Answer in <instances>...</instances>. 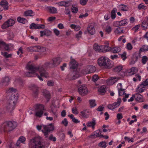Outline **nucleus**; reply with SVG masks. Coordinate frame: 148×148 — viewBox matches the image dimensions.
Wrapping results in <instances>:
<instances>
[{"label": "nucleus", "mask_w": 148, "mask_h": 148, "mask_svg": "<svg viewBox=\"0 0 148 148\" xmlns=\"http://www.w3.org/2000/svg\"><path fill=\"white\" fill-rule=\"evenodd\" d=\"M35 110V116L40 118L41 117L43 113L44 106L42 104H37L36 105Z\"/></svg>", "instance_id": "nucleus-6"}, {"label": "nucleus", "mask_w": 148, "mask_h": 148, "mask_svg": "<svg viewBox=\"0 0 148 148\" xmlns=\"http://www.w3.org/2000/svg\"><path fill=\"white\" fill-rule=\"evenodd\" d=\"M53 32L57 36H59L60 34V31L56 29H53Z\"/></svg>", "instance_id": "nucleus-59"}, {"label": "nucleus", "mask_w": 148, "mask_h": 148, "mask_svg": "<svg viewBox=\"0 0 148 148\" xmlns=\"http://www.w3.org/2000/svg\"><path fill=\"white\" fill-rule=\"evenodd\" d=\"M145 90V87L142 84L139 85L136 89V91L138 93H140L143 92Z\"/></svg>", "instance_id": "nucleus-21"}, {"label": "nucleus", "mask_w": 148, "mask_h": 148, "mask_svg": "<svg viewBox=\"0 0 148 148\" xmlns=\"http://www.w3.org/2000/svg\"><path fill=\"white\" fill-rule=\"evenodd\" d=\"M8 3L6 1L2 0L0 2V7L1 6L3 7L4 9L7 10L8 9Z\"/></svg>", "instance_id": "nucleus-20"}, {"label": "nucleus", "mask_w": 148, "mask_h": 148, "mask_svg": "<svg viewBox=\"0 0 148 148\" xmlns=\"http://www.w3.org/2000/svg\"><path fill=\"white\" fill-rule=\"evenodd\" d=\"M16 89L13 88H10L8 89L7 90V92L8 93H12L16 92Z\"/></svg>", "instance_id": "nucleus-49"}, {"label": "nucleus", "mask_w": 148, "mask_h": 148, "mask_svg": "<svg viewBox=\"0 0 148 148\" xmlns=\"http://www.w3.org/2000/svg\"><path fill=\"white\" fill-rule=\"evenodd\" d=\"M45 26L43 25L36 24L34 23H32L29 26V28L31 29H44Z\"/></svg>", "instance_id": "nucleus-11"}, {"label": "nucleus", "mask_w": 148, "mask_h": 148, "mask_svg": "<svg viewBox=\"0 0 148 148\" xmlns=\"http://www.w3.org/2000/svg\"><path fill=\"white\" fill-rule=\"evenodd\" d=\"M93 48L95 51L101 52V46H99L97 44H95L94 45Z\"/></svg>", "instance_id": "nucleus-38"}, {"label": "nucleus", "mask_w": 148, "mask_h": 148, "mask_svg": "<svg viewBox=\"0 0 148 148\" xmlns=\"http://www.w3.org/2000/svg\"><path fill=\"white\" fill-rule=\"evenodd\" d=\"M48 10L49 12L52 13H55L56 12V9L53 7H50L48 8Z\"/></svg>", "instance_id": "nucleus-43"}, {"label": "nucleus", "mask_w": 148, "mask_h": 148, "mask_svg": "<svg viewBox=\"0 0 148 148\" xmlns=\"http://www.w3.org/2000/svg\"><path fill=\"white\" fill-rule=\"evenodd\" d=\"M18 97L17 95L12 94L9 99L6 108L8 111L10 113L14 109L15 103Z\"/></svg>", "instance_id": "nucleus-3"}, {"label": "nucleus", "mask_w": 148, "mask_h": 148, "mask_svg": "<svg viewBox=\"0 0 148 148\" xmlns=\"http://www.w3.org/2000/svg\"><path fill=\"white\" fill-rule=\"evenodd\" d=\"M87 30L90 34L91 35L94 34L95 31L94 24L92 23L89 24L88 26Z\"/></svg>", "instance_id": "nucleus-12"}, {"label": "nucleus", "mask_w": 148, "mask_h": 148, "mask_svg": "<svg viewBox=\"0 0 148 148\" xmlns=\"http://www.w3.org/2000/svg\"><path fill=\"white\" fill-rule=\"evenodd\" d=\"M126 48L128 50H130L132 49L133 47L131 43H128L127 45Z\"/></svg>", "instance_id": "nucleus-56"}, {"label": "nucleus", "mask_w": 148, "mask_h": 148, "mask_svg": "<svg viewBox=\"0 0 148 148\" xmlns=\"http://www.w3.org/2000/svg\"><path fill=\"white\" fill-rule=\"evenodd\" d=\"M117 11V9L116 8H114L111 12V17L112 19H114L116 17L115 13Z\"/></svg>", "instance_id": "nucleus-40"}, {"label": "nucleus", "mask_w": 148, "mask_h": 148, "mask_svg": "<svg viewBox=\"0 0 148 148\" xmlns=\"http://www.w3.org/2000/svg\"><path fill=\"white\" fill-rule=\"evenodd\" d=\"M42 128L49 132L53 131L54 129V126L52 123L49 124L48 125H42Z\"/></svg>", "instance_id": "nucleus-16"}, {"label": "nucleus", "mask_w": 148, "mask_h": 148, "mask_svg": "<svg viewBox=\"0 0 148 148\" xmlns=\"http://www.w3.org/2000/svg\"><path fill=\"white\" fill-rule=\"evenodd\" d=\"M10 79L9 77L8 76L5 77L3 78L2 82L3 84V85L5 86L8 85L10 82Z\"/></svg>", "instance_id": "nucleus-19"}, {"label": "nucleus", "mask_w": 148, "mask_h": 148, "mask_svg": "<svg viewBox=\"0 0 148 148\" xmlns=\"http://www.w3.org/2000/svg\"><path fill=\"white\" fill-rule=\"evenodd\" d=\"M101 52L105 53L111 50V47L108 45H101Z\"/></svg>", "instance_id": "nucleus-18"}, {"label": "nucleus", "mask_w": 148, "mask_h": 148, "mask_svg": "<svg viewBox=\"0 0 148 148\" xmlns=\"http://www.w3.org/2000/svg\"><path fill=\"white\" fill-rule=\"evenodd\" d=\"M67 77L70 80L76 79L79 77V73L77 71H71L68 74Z\"/></svg>", "instance_id": "nucleus-8"}, {"label": "nucleus", "mask_w": 148, "mask_h": 148, "mask_svg": "<svg viewBox=\"0 0 148 148\" xmlns=\"http://www.w3.org/2000/svg\"><path fill=\"white\" fill-rule=\"evenodd\" d=\"M104 30L107 34H109L111 32L112 28L110 26L107 25L106 26Z\"/></svg>", "instance_id": "nucleus-39"}, {"label": "nucleus", "mask_w": 148, "mask_h": 148, "mask_svg": "<svg viewBox=\"0 0 148 148\" xmlns=\"http://www.w3.org/2000/svg\"><path fill=\"white\" fill-rule=\"evenodd\" d=\"M40 36L42 37L44 35H49L51 33V32L49 30H46L40 31Z\"/></svg>", "instance_id": "nucleus-27"}, {"label": "nucleus", "mask_w": 148, "mask_h": 148, "mask_svg": "<svg viewBox=\"0 0 148 148\" xmlns=\"http://www.w3.org/2000/svg\"><path fill=\"white\" fill-rule=\"evenodd\" d=\"M122 69V67L121 66H118L115 67L114 69V71L119 72Z\"/></svg>", "instance_id": "nucleus-52"}, {"label": "nucleus", "mask_w": 148, "mask_h": 148, "mask_svg": "<svg viewBox=\"0 0 148 148\" xmlns=\"http://www.w3.org/2000/svg\"><path fill=\"white\" fill-rule=\"evenodd\" d=\"M1 54L6 58H8L12 56L11 54H8L7 52H1Z\"/></svg>", "instance_id": "nucleus-45"}, {"label": "nucleus", "mask_w": 148, "mask_h": 148, "mask_svg": "<svg viewBox=\"0 0 148 148\" xmlns=\"http://www.w3.org/2000/svg\"><path fill=\"white\" fill-rule=\"evenodd\" d=\"M89 101L90 105L91 107H93L96 106L95 100H90Z\"/></svg>", "instance_id": "nucleus-46"}, {"label": "nucleus", "mask_w": 148, "mask_h": 148, "mask_svg": "<svg viewBox=\"0 0 148 148\" xmlns=\"http://www.w3.org/2000/svg\"><path fill=\"white\" fill-rule=\"evenodd\" d=\"M17 20L19 23L23 24H25L27 22L26 19L20 17H18L17 18Z\"/></svg>", "instance_id": "nucleus-37"}, {"label": "nucleus", "mask_w": 148, "mask_h": 148, "mask_svg": "<svg viewBox=\"0 0 148 148\" xmlns=\"http://www.w3.org/2000/svg\"><path fill=\"white\" fill-rule=\"evenodd\" d=\"M117 88L118 91L119 95V96H122L125 93V89L122 88L121 83H120L118 84Z\"/></svg>", "instance_id": "nucleus-14"}, {"label": "nucleus", "mask_w": 148, "mask_h": 148, "mask_svg": "<svg viewBox=\"0 0 148 148\" xmlns=\"http://www.w3.org/2000/svg\"><path fill=\"white\" fill-rule=\"evenodd\" d=\"M115 33L118 34L123 33V29L122 28L118 27L114 31Z\"/></svg>", "instance_id": "nucleus-41"}, {"label": "nucleus", "mask_w": 148, "mask_h": 148, "mask_svg": "<svg viewBox=\"0 0 148 148\" xmlns=\"http://www.w3.org/2000/svg\"><path fill=\"white\" fill-rule=\"evenodd\" d=\"M18 140L21 143H24V142L26 140V138L24 137L21 136L19 138Z\"/></svg>", "instance_id": "nucleus-57"}, {"label": "nucleus", "mask_w": 148, "mask_h": 148, "mask_svg": "<svg viewBox=\"0 0 148 148\" xmlns=\"http://www.w3.org/2000/svg\"><path fill=\"white\" fill-rule=\"evenodd\" d=\"M148 17L147 18V20L146 21H143L142 27L144 29H146L148 28Z\"/></svg>", "instance_id": "nucleus-29"}, {"label": "nucleus", "mask_w": 148, "mask_h": 148, "mask_svg": "<svg viewBox=\"0 0 148 148\" xmlns=\"http://www.w3.org/2000/svg\"><path fill=\"white\" fill-rule=\"evenodd\" d=\"M5 42L3 41L0 40V50L3 49V47L4 45Z\"/></svg>", "instance_id": "nucleus-53"}, {"label": "nucleus", "mask_w": 148, "mask_h": 148, "mask_svg": "<svg viewBox=\"0 0 148 148\" xmlns=\"http://www.w3.org/2000/svg\"><path fill=\"white\" fill-rule=\"evenodd\" d=\"M140 50L141 52L148 51V46L146 45H143L140 49Z\"/></svg>", "instance_id": "nucleus-44"}, {"label": "nucleus", "mask_w": 148, "mask_h": 148, "mask_svg": "<svg viewBox=\"0 0 148 148\" xmlns=\"http://www.w3.org/2000/svg\"><path fill=\"white\" fill-rule=\"evenodd\" d=\"M119 23V26H122L126 25L127 24V19H124L121 20L120 21H118L117 22L114 23V26H116V25H115V23Z\"/></svg>", "instance_id": "nucleus-26"}, {"label": "nucleus", "mask_w": 148, "mask_h": 148, "mask_svg": "<svg viewBox=\"0 0 148 148\" xmlns=\"http://www.w3.org/2000/svg\"><path fill=\"white\" fill-rule=\"evenodd\" d=\"M146 6L143 5V4H140L138 6V8L139 10H140L142 9H145V8L144 9V8H145Z\"/></svg>", "instance_id": "nucleus-64"}, {"label": "nucleus", "mask_w": 148, "mask_h": 148, "mask_svg": "<svg viewBox=\"0 0 148 148\" xmlns=\"http://www.w3.org/2000/svg\"><path fill=\"white\" fill-rule=\"evenodd\" d=\"M98 64L100 66H103L108 69L113 66L110 60L106 57L102 56L99 58L98 60Z\"/></svg>", "instance_id": "nucleus-4"}, {"label": "nucleus", "mask_w": 148, "mask_h": 148, "mask_svg": "<svg viewBox=\"0 0 148 148\" xmlns=\"http://www.w3.org/2000/svg\"><path fill=\"white\" fill-rule=\"evenodd\" d=\"M99 79L98 76L97 75H95L93 76L92 77V80L95 82L97 81Z\"/></svg>", "instance_id": "nucleus-50"}, {"label": "nucleus", "mask_w": 148, "mask_h": 148, "mask_svg": "<svg viewBox=\"0 0 148 148\" xmlns=\"http://www.w3.org/2000/svg\"><path fill=\"white\" fill-rule=\"evenodd\" d=\"M24 15L26 16H33L34 15V13L31 10H28L24 12Z\"/></svg>", "instance_id": "nucleus-30"}, {"label": "nucleus", "mask_w": 148, "mask_h": 148, "mask_svg": "<svg viewBox=\"0 0 148 148\" xmlns=\"http://www.w3.org/2000/svg\"><path fill=\"white\" fill-rule=\"evenodd\" d=\"M15 23L14 21L12 19H8L2 25L1 27L3 29H6L9 27L12 26Z\"/></svg>", "instance_id": "nucleus-9"}, {"label": "nucleus", "mask_w": 148, "mask_h": 148, "mask_svg": "<svg viewBox=\"0 0 148 148\" xmlns=\"http://www.w3.org/2000/svg\"><path fill=\"white\" fill-rule=\"evenodd\" d=\"M53 68L51 61L46 62L43 65H40L38 66H35L32 64L28 63L26 67L28 72L25 73L26 76L28 77L37 76L40 80L43 81L42 77L45 78L49 77L48 73L46 69Z\"/></svg>", "instance_id": "nucleus-1"}, {"label": "nucleus", "mask_w": 148, "mask_h": 148, "mask_svg": "<svg viewBox=\"0 0 148 148\" xmlns=\"http://www.w3.org/2000/svg\"><path fill=\"white\" fill-rule=\"evenodd\" d=\"M148 58L146 56H143L142 57V62L143 64H145L146 62L148 60Z\"/></svg>", "instance_id": "nucleus-51"}, {"label": "nucleus", "mask_w": 148, "mask_h": 148, "mask_svg": "<svg viewBox=\"0 0 148 148\" xmlns=\"http://www.w3.org/2000/svg\"><path fill=\"white\" fill-rule=\"evenodd\" d=\"M72 111L73 113L75 114H77L78 113V112L76 107L73 108L72 109Z\"/></svg>", "instance_id": "nucleus-54"}, {"label": "nucleus", "mask_w": 148, "mask_h": 148, "mask_svg": "<svg viewBox=\"0 0 148 148\" xmlns=\"http://www.w3.org/2000/svg\"><path fill=\"white\" fill-rule=\"evenodd\" d=\"M111 51L113 53H118L121 51V49L119 47H116L111 49Z\"/></svg>", "instance_id": "nucleus-35"}, {"label": "nucleus", "mask_w": 148, "mask_h": 148, "mask_svg": "<svg viewBox=\"0 0 148 148\" xmlns=\"http://www.w3.org/2000/svg\"><path fill=\"white\" fill-rule=\"evenodd\" d=\"M96 125L95 121L93 119L92 120V122H90L87 123L86 125L87 126L89 127H92L94 129L95 128V126Z\"/></svg>", "instance_id": "nucleus-25"}, {"label": "nucleus", "mask_w": 148, "mask_h": 148, "mask_svg": "<svg viewBox=\"0 0 148 148\" xmlns=\"http://www.w3.org/2000/svg\"><path fill=\"white\" fill-rule=\"evenodd\" d=\"M43 95L47 99H49L50 97V95L49 92L47 90H44L42 91Z\"/></svg>", "instance_id": "nucleus-32"}, {"label": "nucleus", "mask_w": 148, "mask_h": 148, "mask_svg": "<svg viewBox=\"0 0 148 148\" xmlns=\"http://www.w3.org/2000/svg\"><path fill=\"white\" fill-rule=\"evenodd\" d=\"M78 90L79 93L82 96L86 95L88 93L87 87L84 85L79 86L78 87Z\"/></svg>", "instance_id": "nucleus-7"}, {"label": "nucleus", "mask_w": 148, "mask_h": 148, "mask_svg": "<svg viewBox=\"0 0 148 148\" xmlns=\"http://www.w3.org/2000/svg\"><path fill=\"white\" fill-rule=\"evenodd\" d=\"M82 34V32L81 31H79L78 33L76 34L75 38H77L78 40H79V38L81 37Z\"/></svg>", "instance_id": "nucleus-47"}, {"label": "nucleus", "mask_w": 148, "mask_h": 148, "mask_svg": "<svg viewBox=\"0 0 148 148\" xmlns=\"http://www.w3.org/2000/svg\"><path fill=\"white\" fill-rule=\"evenodd\" d=\"M121 101V99L119 98L117 99V101L113 103V106H114L115 108L118 107L120 105Z\"/></svg>", "instance_id": "nucleus-33"}, {"label": "nucleus", "mask_w": 148, "mask_h": 148, "mask_svg": "<svg viewBox=\"0 0 148 148\" xmlns=\"http://www.w3.org/2000/svg\"><path fill=\"white\" fill-rule=\"evenodd\" d=\"M103 135H101V133L99 130H97L95 133L93 135L91 136L92 138L94 137H103Z\"/></svg>", "instance_id": "nucleus-31"}, {"label": "nucleus", "mask_w": 148, "mask_h": 148, "mask_svg": "<svg viewBox=\"0 0 148 148\" xmlns=\"http://www.w3.org/2000/svg\"><path fill=\"white\" fill-rule=\"evenodd\" d=\"M138 71V69L136 67H134L130 69V71L128 73L130 75H133L137 73Z\"/></svg>", "instance_id": "nucleus-24"}, {"label": "nucleus", "mask_w": 148, "mask_h": 148, "mask_svg": "<svg viewBox=\"0 0 148 148\" xmlns=\"http://www.w3.org/2000/svg\"><path fill=\"white\" fill-rule=\"evenodd\" d=\"M42 131L44 133V135L45 136V138H47L48 135V133L49 132L44 129L42 130Z\"/></svg>", "instance_id": "nucleus-60"}, {"label": "nucleus", "mask_w": 148, "mask_h": 148, "mask_svg": "<svg viewBox=\"0 0 148 148\" xmlns=\"http://www.w3.org/2000/svg\"><path fill=\"white\" fill-rule=\"evenodd\" d=\"M141 84H142L145 87L148 85V79H146L145 81L142 83Z\"/></svg>", "instance_id": "nucleus-63"}, {"label": "nucleus", "mask_w": 148, "mask_h": 148, "mask_svg": "<svg viewBox=\"0 0 148 148\" xmlns=\"http://www.w3.org/2000/svg\"><path fill=\"white\" fill-rule=\"evenodd\" d=\"M88 69L89 70L88 72L85 73H83L84 74H86L87 73H91L95 72L96 70L95 66H89L88 67Z\"/></svg>", "instance_id": "nucleus-23"}, {"label": "nucleus", "mask_w": 148, "mask_h": 148, "mask_svg": "<svg viewBox=\"0 0 148 148\" xmlns=\"http://www.w3.org/2000/svg\"><path fill=\"white\" fill-rule=\"evenodd\" d=\"M98 91L100 94L103 95L106 92L105 86H101L99 88Z\"/></svg>", "instance_id": "nucleus-28"}, {"label": "nucleus", "mask_w": 148, "mask_h": 148, "mask_svg": "<svg viewBox=\"0 0 148 148\" xmlns=\"http://www.w3.org/2000/svg\"><path fill=\"white\" fill-rule=\"evenodd\" d=\"M51 61L53 67H55L59 65L60 63V58H53Z\"/></svg>", "instance_id": "nucleus-15"}, {"label": "nucleus", "mask_w": 148, "mask_h": 148, "mask_svg": "<svg viewBox=\"0 0 148 148\" xmlns=\"http://www.w3.org/2000/svg\"><path fill=\"white\" fill-rule=\"evenodd\" d=\"M72 12L74 13H76L77 12L78 9L77 8L72 6L71 7Z\"/></svg>", "instance_id": "nucleus-61"}, {"label": "nucleus", "mask_w": 148, "mask_h": 148, "mask_svg": "<svg viewBox=\"0 0 148 148\" xmlns=\"http://www.w3.org/2000/svg\"><path fill=\"white\" fill-rule=\"evenodd\" d=\"M106 143L105 142H101L99 144V145L103 148H105L106 147Z\"/></svg>", "instance_id": "nucleus-48"}, {"label": "nucleus", "mask_w": 148, "mask_h": 148, "mask_svg": "<svg viewBox=\"0 0 148 148\" xmlns=\"http://www.w3.org/2000/svg\"><path fill=\"white\" fill-rule=\"evenodd\" d=\"M30 89L33 91V95L34 97H36L38 95V91L37 86L34 84H31L29 86Z\"/></svg>", "instance_id": "nucleus-10"}, {"label": "nucleus", "mask_w": 148, "mask_h": 148, "mask_svg": "<svg viewBox=\"0 0 148 148\" xmlns=\"http://www.w3.org/2000/svg\"><path fill=\"white\" fill-rule=\"evenodd\" d=\"M68 123V122L66 118L64 119L62 122V123L65 126H66L67 125Z\"/></svg>", "instance_id": "nucleus-58"}, {"label": "nucleus", "mask_w": 148, "mask_h": 148, "mask_svg": "<svg viewBox=\"0 0 148 148\" xmlns=\"http://www.w3.org/2000/svg\"><path fill=\"white\" fill-rule=\"evenodd\" d=\"M16 126V123L14 121H7L3 123L1 128L4 132H10Z\"/></svg>", "instance_id": "nucleus-5"}, {"label": "nucleus", "mask_w": 148, "mask_h": 148, "mask_svg": "<svg viewBox=\"0 0 148 148\" xmlns=\"http://www.w3.org/2000/svg\"><path fill=\"white\" fill-rule=\"evenodd\" d=\"M71 59L69 64L70 68L73 69L77 68L78 65L77 62L72 57H71Z\"/></svg>", "instance_id": "nucleus-13"}, {"label": "nucleus", "mask_w": 148, "mask_h": 148, "mask_svg": "<svg viewBox=\"0 0 148 148\" xmlns=\"http://www.w3.org/2000/svg\"><path fill=\"white\" fill-rule=\"evenodd\" d=\"M135 99L138 101L140 102L144 101V99L143 96L139 93H136L135 94Z\"/></svg>", "instance_id": "nucleus-22"}, {"label": "nucleus", "mask_w": 148, "mask_h": 148, "mask_svg": "<svg viewBox=\"0 0 148 148\" xmlns=\"http://www.w3.org/2000/svg\"><path fill=\"white\" fill-rule=\"evenodd\" d=\"M119 8L122 11H127L128 9L127 6L121 4L119 5Z\"/></svg>", "instance_id": "nucleus-36"}, {"label": "nucleus", "mask_w": 148, "mask_h": 148, "mask_svg": "<svg viewBox=\"0 0 148 148\" xmlns=\"http://www.w3.org/2000/svg\"><path fill=\"white\" fill-rule=\"evenodd\" d=\"M40 46H33L34 51L39 52V48H40Z\"/></svg>", "instance_id": "nucleus-62"}, {"label": "nucleus", "mask_w": 148, "mask_h": 148, "mask_svg": "<svg viewBox=\"0 0 148 148\" xmlns=\"http://www.w3.org/2000/svg\"><path fill=\"white\" fill-rule=\"evenodd\" d=\"M120 78L119 77H111L108 82V84L110 85H112L119 80Z\"/></svg>", "instance_id": "nucleus-17"}, {"label": "nucleus", "mask_w": 148, "mask_h": 148, "mask_svg": "<svg viewBox=\"0 0 148 148\" xmlns=\"http://www.w3.org/2000/svg\"><path fill=\"white\" fill-rule=\"evenodd\" d=\"M70 27L73 29H74L76 31H78L80 29V26L75 25L74 24H71L70 25Z\"/></svg>", "instance_id": "nucleus-42"}, {"label": "nucleus", "mask_w": 148, "mask_h": 148, "mask_svg": "<svg viewBox=\"0 0 148 148\" xmlns=\"http://www.w3.org/2000/svg\"><path fill=\"white\" fill-rule=\"evenodd\" d=\"M82 115L84 117L87 118L88 117V115L87 114L86 110H84L81 112Z\"/></svg>", "instance_id": "nucleus-55"}, {"label": "nucleus", "mask_w": 148, "mask_h": 148, "mask_svg": "<svg viewBox=\"0 0 148 148\" xmlns=\"http://www.w3.org/2000/svg\"><path fill=\"white\" fill-rule=\"evenodd\" d=\"M69 1H61L59 2L56 3V4H58L61 6H66L68 4Z\"/></svg>", "instance_id": "nucleus-34"}, {"label": "nucleus", "mask_w": 148, "mask_h": 148, "mask_svg": "<svg viewBox=\"0 0 148 148\" xmlns=\"http://www.w3.org/2000/svg\"><path fill=\"white\" fill-rule=\"evenodd\" d=\"M43 139L40 136H37L30 140L29 143V148H44L43 142Z\"/></svg>", "instance_id": "nucleus-2"}]
</instances>
